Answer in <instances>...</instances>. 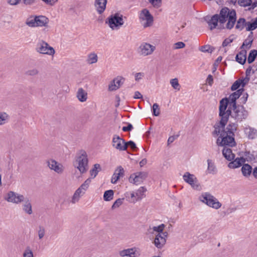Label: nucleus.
Instances as JSON below:
<instances>
[{"instance_id": "1", "label": "nucleus", "mask_w": 257, "mask_h": 257, "mask_svg": "<svg viewBox=\"0 0 257 257\" xmlns=\"http://www.w3.org/2000/svg\"><path fill=\"white\" fill-rule=\"evenodd\" d=\"M226 102L224 100L220 101L219 116L221 118L220 122L214 126L215 133H219L221 128H223L226 125L229 115L234 120L238 121L245 119L248 115L247 111L242 106H235L228 107L226 110Z\"/></svg>"}, {"instance_id": "2", "label": "nucleus", "mask_w": 257, "mask_h": 257, "mask_svg": "<svg viewBox=\"0 0 257 257\" xmlns=\"http://www.w3.org/2000/svg\"><path fill=\"white\" fill-rule=\"evenodd\" d=\"M236 124L231 123L226 128H225V126L223 128H221L218 134H216L214 131V135H220L217 140V145L221 146H228L232 147L234 146V132L236 130Z\"/></svg>"}, {"instance_id": "3", "label": "nucleus", "mask_w": 257, "mask_h": 257, "mask_svg": "<svg viewBox=\"0 0 257 257\" xmlns=\"http://www.w3.org/2000/svg\"><path fill=\"white\" fill-rule=\"evenodd\" d=\"M220 19V28L230 30L233 28L236 21V12L227 8H222L218 15Z\"/></svg>"}, {"instance_id": "4", "label": "nucleus", "mask_w": 257, "mask_h": 257, "mask_svg": "<svg viewBox=\"0 0 257 257\" xmlns=\"http://www.w3.org/2000/svg\"><path fill=\"white\" fill-rule=\"evenodd\" d=\"M105 24L112 31H117L122 27L124 24L123 16L118 13L111 14L106 18Z\"/></svg>"}, {"instance_id": "5", "label": "nucleus", "mask_w": 257, "mask_h": 257, "mask_svg": "<svg viewBox=\"0 0 257 257\" xmlns=\"http://www.w3.org/2000/svg\"><path fill=\"white\" fill-rule=\"evenodd\" d=\"M75 166L81 174L85 173L88 169V155L84 150H80L77 153Z\"/></svg>"}, {"instance_id": "6", "label": "nucleus", "mask_w": 257, "mask_h": 257, "mask_svg": "<svg viewBox=\"0 0 257 257\" xmlns=\"http://www.w3.org/2000/svg\"><path fill=\"white\" fill-rule=\"evenodd\" d=\"M199 200L208 207L216 210L219 209L222 206L218 199L208 192L202 193L199 197Z\"/></svg>"}, {"instance_id": "7", "label": "nucleus", "mask_w": 257, "mask_h": 257, "mask_svg": "<svg viewBox=\"0 0 257 257\" xmlns=\"http://www.w3.org/2000/svg\"><path fill=\"white\" fill-rule=\"evenodd\" d=\"M146 191L147 189L145 187L142 186L136 191L126 192L124 196L127 202L135 204L145 197Z\"/></svg>"}, {"instance_id": "8", "label": "nucleus", "mask_w": 257, "mask_h": 257, "mask_svg": "<svg viewBox=\"0 0 257 257\" xmlns=\"http://www.w3.org/2000/svg\"><path fill=\"white\" fill-rule=\"evenodd\" d=\"M139 19L140 24L144 28L152 26L154 23V17L146 8L143 9L139 13Z\"/></svg>"}, {"instance_id": "9", "label": "nucleus", "mask_w": 257, "mask_h": 257, "mask_svg": "<svg viewBox=\"0 0 257 257\" xmlns=\"http://www.w3.org/2000/svg\"><path fill=\"white\" fill-rule=\"evenodd\" d=\"M36 51L40 54L51 56H53L55 53L54 49L44 40H40L37 43Z\"/></svg>"}, {"instance_id": "10", "label": "nucleus", "mask_w": 257, "mask_h": 257, "mask_svg": "<svg viewBox=\"0 0 257 257\" xmlns=\"http://www.w3.org/2000/svg\"><path fill=\"white\" fill-rule=\"evenodd\" d=\"M24 196L13 191H9L4 195V199L9 203L20 204L23 201Z\"/></svg>"}, {"instance_id": "11", "label": "nucleus", "mask_w": 257, "mask_h": 257, "mask_svg": "<svg viewBox=\"0 0 257 257\" xmlns=\"http://www.w3.org/2000/svg\"><path fill=\"white\" fill-rule=\"evenodd\" d=\"M183 179L186 183L189 184L193 189L198 191L201 190V185L195 175L186 172L183 175Z\"/></svg>"}, {"instance_id": "12", "label": "nucleus", "mask_w": 257, "mask_h": 257, "mask_svg": "<svg viewBox=\"0 0 257 257\" xmlns=\"http://www.w3.org/2000/svg\"><path fill=\"white\" fill-rule=\"evenodd\" d=\"M156 50V46L148 42H142L138 47L139 54L143 57L151 55Z\"/></svg>"}, {"instance_id": "13", "label": "nucleus", "mask_w": 257, "mask_h": 257, "mask_svg": "<svg viewBox=\"0 0 257 257\" xmlns=\"http://www.w3.org/2000/svg\"><path fill=\"white\" fill-rule=\"evenodd\" d=\"M46 163L49 169L57 174H62L65 170L64 165L54 159H49L47 160Z\"/></svg>"}, {"instance_id": "14", "label": "nucleus", "mask_w": 257, "mask_h": 257, "mask_svg": "<svg viewBox=\"0 0 257 257\" xmlns=\"http://www.w3.org/2000/svg\"><path fill=\"white\" fill-rule=\"evenodd\" d=\"M118 254L120 257H139L141 252L139 248L133 247L119 250Z\"/></svg>"}, {"instance_id": "15", "label": "nucleus", "mask_w": 257, "mask_h": 257, "mask_svg": "<svg viewBox=\"0 0 257 257\" xmlns=\"http://www.w3.org/2000/svg\"><path fill=\"white\" fill-rule=\"evenodd\" d=\"M147 177L145 172H138L131 174L128 178L130 183L136 185L141 184Z\"/></svg>"}, {"instance_id": "16", "label": "nucleus", "mask_w": 257, "mask_h": 257, "mask_svg": "<svg viewBox=\"0 0 257 257\" xmlns=\"http://www.w3.org/2000/svg\"><path fill=\"white\" fill-rule=\"evenodd\" d=\"M112 146L119 151H124L127 149V145L125 141L117 135L113 136L112 140Z\"/></svg>"}, {"instance_id": "17", "label": "nucleus", "mask_w": 257, "mask_h": 257, "mask_svg": "<svg viewBox=\"0 0 257 257\" xmlns=\"http://www.w3.org/2000/svg\"><path fill=\"white\" fill-rule=\"evenodd\" d=\"M167 232H162L156 235L153 243L158 249H162L166 243Z\"/></svg>"}, {"instance_id": "18", "label": "nucleus", "mask_w": 257, "mask_h": 257, "mask_svg": "<svg viewBox=\"0 0 257 257\" xmlns=\"http://www.w3.org/2000/svg\"><path fill=\"white\" fill-rule=\"evenodd\" d=\"M243 91L242 89H240L236 90L229 95L228 98L222 99V100H225L226 102V108L230 107L232 106H235L236 100L239 98L242 92Z\"/></svg>"}, {"instance_id": "19", "label": "nucleus", "mask_w": 257, "mask_h": 257, "mask_svg": "<svg viewBox=\"0 0 257 257\" xmlns=\"http://www.w3.org/2000/svg\"><path fill=\"white\" fill-rule=\"evenodd\" d=\"M125 78L122 76H118L114 78L109 84L108 89L110 91L117 90L124 83Z\"/></svg>"}, {"instance_id": "20", "label": "nucleus", "mask_w": 257, "mask_h": 257, "mask_svg": "<svg viewBox=\"0 0 257 257\" xmlns=\"http://www.w3.org/2000/svg\"><path fill=\"white\" fill-rule=\"evenodd\" d=\"M23 199V201L21 203L23 211L27 214L31 215L33 213V209L31 200L25 196Z\"/></svg>"}, {"instance_id": "21", "label": "nucleus", "mask_w": 257, "mask_h": 257, "mask_svg": "<svg viewBox=\"0 0 257 257\" xmlns=\"http://www.w3.org/2000/svg\"><path fill=\"white\" fill-rule=\"evenodd\" d=\"M107 2V0H95L94 5L98 14L101 15L105 11Z\"/></svg>"}, {"instance_id": "22", "label": "nucleus", "mask_w": 257, "mask_h": 257, "mask_svg": "<svg viewBox=\"0 0 257 257\" xmlns=\"http://www.w3.org/2000/svg\"><path fill=\"white\" fill-rule=\"evenodd\" d=\"M124 175V170L121 166H118L115 170L112 176L111 182L112 184H116L120 177H123Z\"/></svg>"}, {"instance_id": "23", "label": "nucleus", "mask_w": 257, "mask_h": 257, "mask_svg": "<svg viewBox=\"0 0 257 257\" xmlns=\"http://www.w3.org/2000/svg\"><path fill=\"white\" fill-rule=\"evenodd\" d=\"M245 162V159L243 157L236 158L233 161H232L228 164V167L230 169L238 168L243 165Z\"/></svg>"}, {"instance_id": "24", "label": "nucleus", "mask_w": 257, "mask_h": 257, "mask_svg": "<svg viewBox=\"0 0 257 257\" xmlns=\"http://www.w3.org/2000/svg\"><path fill=\"white\" fill-rule=\"evenodd\" d=\"M165 227V225L164 224H161L159 226H149V227L147 229L146 234L147 235H153L154 233L157 232L161 233L163 231Z\"/></svg>"}, {"instance_id": "25", "label": "nucleus", "mask_w": 257, "mask_h": 257, "mask_svg": "<svg viewBox=\"0 0 257 257\" xmlns=\"http://www.w3.org/2000/svg\"><path fill=\"white\" fill-rule=\"evenodd\" d=\"M76 97L79 101L85 102L87 99V93L82 88H79L77 90Z\"/></svg>"}, {"instance_id": "26", "label": "nucleus", "mask_w": 257, "mask_h": 257, "mask_svg": "<svg viewBox=\"0 0 257 257\" xmlns=\"http://www.w3.org/2000/svg\"><path fill=\"white\" fill-rule=\"evenodd\" d=\"M36 27H46L48 24L49 20L47 18L43 16H36Z\"/></svg>"}, {"instance_id": "27", "label": "nucleus", "mask_w": 257, "mask_h": 257, "mask_svg": "<svg viewBox=\"0 0 257 257\" xmlns=\"http://www.w3.org/2000/svg\"><path fill=\"white\" fill-rule=\"evenodd\" d=\"M218 23L220 24V19L218 15H214L213 16L210 21L208 22V25L210 28V29L212 30L216 28L218 26ZM218 28H220V24L218 26Z\"/></svg>"}, {"instance_id": "28", "label": "nucleus", "mask_w": 257, "mask_h": 257, "mask_svg": "<svg viewBox=\"0 0 257 257\" xmlns=\"http://www.w3.org/2000/svg\"><path fill=\"white\" fill-rule=\"evenodd\" d=\"M222 154L224 158L228 161H232L235 158V155L232 153V150L227 147H224Z\"/></svg>"}, {"instance_id": "29", "label": "nucleus", "mask_w": 257, "mask_h": 257, "mask_svg": "<svg viewBox=\"0 0 257 257\" xmlns=\"http://www.w3.org/2000/svg\"><path fill=\"white\" fill-rule=\"evenodd\" d=\"M235 58L237 62L241 64H243L246 60V51L245 50H241L236 55Z\"/></svg>"}, {"instance_id": "30", "label": "nucleus", "mask_w": 257, "mask_h": 257, "mask_svg": "<svg viewBox=\"0 0 257 257\" xmlns=\"http://www.w3.org/2000/svg\"><path fill=\"white\" fill-rule=\"evenodd\" d=\"M241 170L242 175L247 178L250 176L252 172V167L247 164H244L242 166Z\"/></svg>"}, {"instance_id": "31", "label": "nucleus", "mask_w": 257, "mask_h": 257, "mask_svg": "<svg viewBox=\"0 0 257 257\" xmlns=\"http://www.w3.org/2000/svg\"><path fill=\"white\" fill-rule=\"evenodd\" d=\"M98 61L97 55L94 52H91L88 54L86 62L87 64L91 65L96 63Z\"/></svg>"}, {"instance_id": "32", "label": "nucleus", "mask_w": 257, "mask_h": 257, "mask_svg": "<svg viewBox=\"0 0 257 257\" xmlns=\"http://www.w3.org/2000/svg\"><path fill=\"white\" fill-rule=\"evenodd\" d=\"M207 172L208 174H215L216 172V168L214 163L210 159L207 160Z\"/></svg>"}, {"instance_id": "33", "label": "nucleus", "mask_w": 257, "mask_h": 257, "mask_svg": "<svg viewBox=\"0 0 257 257\" xmlns=\"http://www.w3.org/2000/svg\"><path fill=\"white\" fill-rule=\"evenodd\" d=\"M101 167L99 164H95L93 165V168L90 171V177L92 179L94 178L98 172L101 171Z\"/></svg>"}, {"instance_id": "34", "label": "nucleus", "mask_w": 257, "mask_h": 257, "mask_svg": "<svg viewBox=\"0 0 257 257\" xmlns=\"http://www.w3.org/2000/svg\"><path fill=\"white\" fill-rule=\"evenodd\" d=\"M36 16H31L26 19L25 24L30 27H36Z\"/></svg>"}, {"instance_id": "35", "label": "nucleus", "mask_w": 257, "mask_h": 257, "mask_svg": "<svg viewBox=\"0 0 257 257\" xmlns=\"http://www.w3.org/2000/svg\"><path fill=\"white\" fill-rule=\"evenodd\" d=\"M170 83L171 86L176 91H179L181 89V85L179 83L178 78H173L170 79Z\"/></svg>"}, {"instance_id": "36", "label": "nucleus", "mask_w": 257, "mask_h": 257, "mask_svg": "<svg viewBox=\"0 0 257 257\" xmlns=\"http://www.w3.org/2000/svg\"><path fill=\"white\" fill-rule=\"evenodd\" d=\"M114 192L112 190H108L104 192L103 199L105 201H110L113 199Z\"/></svg>"}, {"instance_id": "37", "label": "nucleus", "mask_w": 257, "mask_h": 257, "mask_svg": "<svg viewBox=\"0 0 257 257\" xmlns=\"http://www.w3.org/2000/svg\"><path fill=\"white\" fill-rule=\"evenodd\" d=\"M9 119V115L5 112L0 111V125L7 123Z\"/></svg>"}, {"instance_id": "38", "label": "nucleus", "mask_w": 257, "mask_h": 257, "mask_svg": "<svg viewBox=\"0 0 257 257\" xmlns=\"http://www.w3.org/2000/svg\"><path fill=\"white\" fill-rule=\"evenodd\" d=\"M252 43V40L251 38L248 37L243 43L242 46L241 47V49L242 50H247L249 49L251 46Z\"/></svg>"}, {"instance_id": "39", "label": "nucleus", "mask_w": 257, "mask_h": 257, "mask_svg": "<svg viewBox=\"0 0 257 257\" xmlns=\"http://www.w3.org/2000/svg\"><path fill=\"white\" fill-rule=\"evenodd\" d=\"M245 20L244 18H240L237 21L236 24L235 25V29L241 31L242 30L244 26L246 25Z\"/></svg>"}, {"instance_id": "40", "label": "nucleus", "mask_w": 257, "mask_h": 257, "mask_svg": "<svg viewBox=\"0 0 257 257\" xmlns=\"http://www.w3.org/2000/svg\"><path fill=\"white\" fill-rule=\"evenodd\" d=\"M91 182V178H88L83 183H82L81 184V185L79 188L81 190H82L84 193H85V192L88 188Z\"/></svg>"}, {"instance_id": "41", "label": "nucleus", "mask_w": 257, "mask_h": 257, "mask_svg": "<svg viewBox=\"0 0 257 257\" xmlns=\"http://www.w3.org/2000/svg\"><path fill=\"white\" fill-rule=\"evenodd\" d=\"M148 3L155 9L160 8L162 4V0H147Z\"/></svg>"}, {"instance_id": "42", "label": "nucleus", "mask_w": 257, "mask_h": 257, "mask_svg": "<svg viewBox=\"0 0 257 257\" xmlns=\"http://www.w3.org/2000/svg\"><path fill=\"white\" fill-rule=\"evenodd\" d=\"M23 257H34V253L30 246H27L23 253Z\"/></svg>"}, {"instance_id": "43", "label": "nucleus", "mask_w": 257, "mask_h": 257, "mask_svg": "<svg viewBox=\"0 0 257 257\" xmlns=\"http://www.w3.org/2000/svg\"><path fill=\"white\" fill-rule=\"evenodd\" d=\"M257 56V50H251L248 55L247 58V62L248 63H251L254 61L255 58Z\"/></svg>"}, {"instance_id": "44", "label": "nucleus", "mask_w": 257, "mask_h": 257, "mask_svg": "<svg viewBox=\"0 0 257 257\" xmlns=\"http://www.w3.org/2000/svg\"><path fill=\"white\" fill-rule=\"evenodd\" d=\"M246 31H252L257 28V19L252 23H247L246 24Z\"/></svg>"}, {"instance_id": "45", "label": "nucleus", "mask_w": 257, "mask_h": 257, "mask_svg": "<svg viewBox=\"0 0 257 257\" xmlns=\"http://www.w3.org/2000/svg\"><path fill=\"white\" fill-rule=\"evenodd\" d=\"M245 132L248 135V137L250 139H253L255 136L256 131L251 128H246Z\"/></svg>"}, {"instance_id": "46", "label": "nucleus", "mask_w": 257, "mask_h": 257, "mask_svg": "<svg viewBox=\"0 0 257 257\" xmlns=\"http://www.w3.org/2000/svg\"><path fill=\"white\" fill-rule=\"evenodd\" d=\"M199 50L202 52L211 53L213 49L209 45H204L199 48Z\"/></svg>"}, {"instance_id": "47", "label": "nucleus", "mask_w": 257, "mask_h": 257, "mask_svg": "<svg viewBox=\"0 0 257 257\" xmlns=\"http://www.w3.org/2000/svg\"><path fill=\"white\" fill-rule=\"evenodd\" d=\"M152 112L154 116H159L160 111L159 105L157 103H154L152 106Z\"/></svg>"}, {"instance_id": "48", "label": "nucleus", "mask_w": 257, "mask_h": 257, "mask_svg": "<svg viewBox=\"0 0 257 257\" xmlns=\"http://www.w3.org/2000/svg\"><path fill=\"white\" fill-rule=\"evenodd\" d=\"M123 198H118L116 199L112 205L111 208L114 209L118 208L123 203Z\"/></svg>"}, {"instance_id": "49", "label": "nucleus", "mask_w": 257, "mask_h": 257, "mask_svg": "<svg viewBox=\"0 0 257 257\" xmlns=\"http://www.w3.org/2000/svg\"><path fill=\"white\" fill-rule=\"evenodd\" d=\"M252 3V0H238V4L242 7L250 6Z\"/></svg>"}, {"instance_id": "50", "label": "nucleus", "mask_w": 257, "mask_h": 257, "mask_svg": "<svg viewBox=\"0 0 257 257\" xmlns=\"http://www.w3.org/2000/svg\"><path fill=\"white\" fill-rule=\"evenodd\" d=\"M45 234V229L42 226H40L38 230V235L40 239H42Z\"/></svg>"}, {"instance_id": "51", "label": "nucleus", "mask_w": 257, "mask_h": 257, "mask_svg": "<svg viewBox=\"0 0 257 257\" xmlns=\"http://www.w3.org/2000/svg\"><path fill=\"white\" fill-rule=\"evenodd\" d=\"M134 76L135 81L139 82L144 77L145 74L143 72L136 73L134 74Z\"/></svg>"}, {"instance_id": "52", "label": "nucleus", "mask_w": 257, "mask_h": 257, "mask_svg": "<svg viewBox=\"0 0 257 257\" xmlns=\"http://www.w3.org/2000/svg\"><path fill=\"white\" fill-rule=\"evenodd\" d=\"M185 47V44L183 42H178L173 45V49L175 50L183 48Z\"/></svg>"}, {"instance_id": "53", "label": "nucleus", "mask_w": 257, "mask_h": 257, "mask_svg": "<svg viewBox=\"0 0 257 257\" xmlns=\"http://www.w3.org/2000/svg\"><path fill=\"white\" fill-rule=\"evenodd\" d=\"M80 198L81 197L79 196L74 193L72 197L71 200L70 201V202L73 204H75L79 202Z\"/></svg>"}, {"instance_id": "54", "label": "nucleus", "mask_w": 257, "mask_h": 257, "mask_svg": "<svg viewBox=\"0 0 257 257\" xmlns=\"http://www.w3.org/2000/svg\"><path fill=\"white\" fill-rule=\"evenodd\" d=\"M233 41V38L231 37H229L224 40V41L222 43V46L226 47L229 45Z\"/></svg>"}, {"instance_id": "55", "label": "nucleus", "mask_w": 257, "mask_h": 257, "mask_svg": "<svg viewBox=\"0 0 257 257\" xmlns=\"http://www.w3.org/2000/svg\"><path fill=\"white\" fill-rule=\"evenodd\" d=\"M239 82V80H237L232 84L231 86V89L232 90H237L241 86Z\"/></svg>"}, {"instance_id": "56", "label": "nucleus", "mask_w": 257, "mask_h": 257, "mask_svg": "<svg viewBox=\"0 0 257 257\" xmlns=\"http://www.w3.org/2000/svg\"><path fill=\"white\" fill-rule=\"evenodd\" d=\"M249 78L248 77H245L242 79H239L240 85L242 87H243L249 81Z\"/></svg>"}, {"instance_id": "57", "label": "nucleus", "mask_w": 257, "mask_h": 257, "mask_svg": "<svg viewBox=\"0 0 257 257\" xmlns=\"http://www.w3.org/2000/svg\"><path fill=\"white\" fill-rule=\"evenodd\" d=\"M27 74L29 75L34 76L38 74V70L36 69H32L28 71Z\"/></svg>"}, {"instance_id": "58", "label": "nucleus", "mask_w": 257, "mask_h": 257, "mask_svg": "<svg viewBox=\"0 0 257 257\" xmlns=\"http://www.w3.org/2000/svg\"><path fill=\"white\" fill-rule=\"evenodd\" d=\"M206 82L209 85L211 86L213 82V76L211 75H209L206 79Z\"/></svg>"}, {"instance_id": "59", "label": "nucleus", "mask_w": 257, "mask_h": 257, "mask_svg": "<svg viewBox=\"0 0 257 257\" xmlns=\"http://www.w3.org/2000/svg\"><path fill=\"white\" fill-rule=\"evenodd\" d=\"M133 128V126L132 124L128 123L127 126H123L122 128L123 132L131 131Z\"/></svg>"}, {"instance_id": "60", "label": "nucleus", "mask_w": 257, "mask_h": 257, "mask_svg": "<svg viewBox=\"0 0 257 257\" xmlns=\"http://www.w3.org/2000/svg\"><path fill=\"white\" fill-rule=\"evenodd\" d=\"M177 138V136H170L167 141L168 145H170L171 143H172Z\"/></svg>"}, {"instance_id": "61", "label": "nucleus", "mask_w": 257, "mask_h": 257, "mask_svg": "<svg viewBox=\"0 0 257 257\" xmlns=\"http://www.w3.org/2000/svg\"><path fill=\"white\" fill-rule=\"evenodd\" d=\"M126 144L127 145V148L128 147H131L132 149H135L136 148V146L135 143L133 141H129L128 142H126Z\"/></svg>"}, {"instance_id": "62", "label": "nucleus", "mask_w": 257, "mask_h": 257, "mask_svg": "<svg viewBox=\"0 0 257 257\" xmlns=\"http://www.w3.org/2000/svg\"><path fill=\"white\" fill-rule=\"evenodd\" d=\"M76 194L81 197L85 193L78 188L74 192Z\"/></svg>"}, {"instance_id": "63", "label": "nucleus", "mask_w": 257, "mask_h": 257, "mask_svg": "<svg viewBox=\"0 0 257 257\" xmlns=\"http://www.w3.org/2000/svg\"><path fill=\"white\" fill-rule=\"evenodd\" d=\"M21 0H8V2L11 5H17L18 4Z\"/></svg>"}, {"instance_id": "64", "label": "nucleus", "mask_w": 257, "mask_h": 257, "mask_svg": "<svg viewBox=\"0 0 257 257\" xmlns=\"http://www.w3.org/2000/svg\"><path fill=\"white\" fill-rule=\"evenodd\" d=\"M142 97H143V96L140 92H139V91L135 92V95L134 96V98L139 99V98H142Z\"/></svg>"}]
</instances>
